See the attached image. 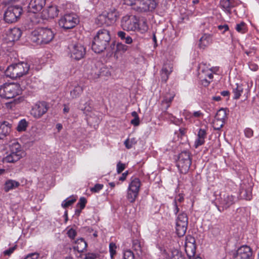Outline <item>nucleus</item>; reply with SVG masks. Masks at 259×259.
<instances>
[{
  "mask_svg": "<svg viewBox=\"0 0 259 259\" xmlns=\"http://www.w3.org/2000/svg\"><path fill=\"white\" fill-rule=\"evenodd\" d=\"M214 195L217 196L216 192ZM215 205L219 211L222 212L233 205L236 201V197L232 194L226 192L221 193L215 198Z\"/></svg>",
  "mask_w": 259,
  "mask_h": 259,
  "instance_id": "obj_4",
  "label": "nucleus"
},
{
  "mask_svg": "<svg viewBox=\"0 0 259 259\" xmlns=\"http://www.w3.org/2000/svg\"><path fill=\"white\" fill-rule=\"evenodd\" d=\"M236 87L233 89V93L234 94V96L233 98L234 99H238L241 94L243 92V89L242 85L238 84V83L236 84Z\"/></svg>",
  "mask_w": 259,
  "mask_h": 259,
  "instance_id": "obj_38",
  "label": "nucleus"
},
{
  "mask_svg": "<svg viewBox=\"0 0 259 259\" xmlns=\"http://www.w3.org/2000/svg\"><path fill=\"white\" fill-rule=\"evenodd\" d=\"M117 35L119 37L121 38V39L124 40L126 36L127 35L125 32L120 31L117 32Z\"/></svg>",
  "mask_w": 259,
  "mask_h": 259,
  "instance_id": "obj_59",
  "label": "nucleus"
},
{
  "mask_svg": "<svg viewBox=\"0 0 259 259\" xmlns=\"http://www.w3.org/2000/svg\"><path fill=\"white\" fill-rule=\"evenodd\" d=\"M176 224L188 226V219L187 214L184 212L180 213L176 219Z\"/></svg>",
  "mask_w": 259,
  "mask_h": 259,
  "instance_id": "obj_30",
  "label": "nucleus"
},
{
  "mask_svg": "<svg viewBox=\"0 0 259 259\" xmlns=\"http://www.w3.org/2000/svg\"><path fill=\"white\" fill-rule=\"evenodd\" d=\"M212 42V37L210 34H204L199 39V46L201 49H204Z\"/></svg>",
  "mask_w": 259,
  "mask_h": 259,
  "instance_id": "obj_25",
  "label": "nucleus"
},
{
  "mask_svg": "<svg viewBox=\"0 0 259 259\" xmlns=\"http://www.w3.org/2000/svg\"><path fill=\"white\" fill-rule=\"evenodd\" d=\"M27 123L25 119L20 120L18 123L17 129L19 132L24 131L26 130Z\"/></svg>",
  "mask_w": 259,
  "mask_h": 259,
  "instance_id": "obj_46",
  "label": "nucleus"
},
{
  "mask_svg": "<svg viewBox=\"0 0 259 259\" xmlns=\"http://www.w3.org/2000/svg\"><path fill=\"white\" fill-rule=\"evenodd\" d=\"M252 256V249L247 245H243L238 248L233 255L234 259H251Z\"/></svg>",
  "mask_w": 259,
  "mask_h": 259,
  "instance_id": "obj_13",
  "label": "nucleus"
},
{
  "mask_svg": "<svg viewBox=\"0 0 259 259\" xmlns=\"http://www.w3.org/2000/svg\"><path fill=\"white\" fill-rule=\"evenodd\" d=\"M121 27L126 31H136L138 29V22L135 16H125L121 22Z\"/></svg>",
  "mask_w": 259,
  "mask_h": 259,
  "instance_id": "obj_11",
  "label": "nucleus"
},
{
  "mask_svg": "<svg viewBox=\"0 0 259 259\" xmlns=\"http://www.w3.org/2000/svg\"><path fill=\"white\" fill-rule=\"evenodd\" d=\"M140 186L141 182L140 180L138 178H134L132 179L131 182L128 188L139 192Z\"/></svg>",
  "mask_w": 259,
  "mask_h": 259,
  "instance_id": "obj_29",
  "label": "nucleus"
},
{
  "mask_svg": "<svg viewBox=\"0 0 259 259\" xmlns=\"http://www.w3.org/2000/svg\"><path fill=\"white\" fill-rule=\"evenodd\" d=\"M22 35L21 30L17 27L9 29L6 32V39L10 42L19 40Z\"/></svg>",
  "mask_w": 259,
  "mask_h": 259,
  "instance_id": "obj_17",
  "label": "nucleus"
},
{
  "mask_svg": "<svg viewBox=\"0 0 259 259\" xmlns=\"http://www.w3.org/2000/svg\"><path fill=\"white\" fill-rule=\"evenodd\" d=\"M54 37L53 31L48 28H39L31 32L30 39L37 44H47L51 42Z\"/></svg>",
  "mask_w": 259,
  "mask_h": 259,
  "instance_id": "obj_2",
  "label": "nucleus"
},
{
  "mask_svg": "<svg viewBox=\"0 0 259 259\" xmlns=\"http://www.w3.org/2000/svg\"><path fill=\"white\" fill-rule=\"evenodd\" d=\"M138 194L139 192L133 190H131L130 189L128 188L127 194L126 196L127 199L130 202L133 203L135 202L136 198L138 195Z\"/></svg>",
  "mask_w": 259,
  "mask_h": 259,
  "instance_id": "obj_36",
  "label": "nucleus"
},
{
  "mask_svg": "<svg viewBox=\"0 0 259 259\" xmlns=\"http://www.w3.org/2000/svg\"><path fill=\"white\" fill-rule=\"evenodd\" d=\"M123 259H135L133 252L130 250H127L123 253Z\"/></svg>",
  "mask_w": 259,
  "mask_h": 259,
  "instance_id": "obj_49",
  "label": "nucleus"
},
{
  "mask_svg": "<svg viewBox=\"0 0 259 259\" xmlns=\"http://www.w3.org/2000/svg\"><path fill=\"white\" fill-rule=\"evenodd\" d=\"M22 89L17 83L5 84L0 87V96L3 98L11 99L22 93Z\"/></svg>",
  "mask_w": 259,
  "mask_h": 259,
  "instance_id": "obj_6",
  "label": "nucleus"
},
{
  "mask_svg": "<svg viewBox=\"0 0 259 259\" xmlns=\"http://www.w3.org/2000/svg\"><path fill=\"white\" fill-rule=\"evenodd\" d=\"M172 66L170 64L167 63L163 65L161 71V78L163 81L166 82L168 76L172 72Z\"/></svg>",
  "mask_w": 259,
  "mask_h": 259,
  "instance_id": "obj_23",
  "label": "nucleus"
},
{
  "mask_svg": "<svg viewBox=\"0 0 259 259\" xmlns=\"http://www.w3.org/2000/svg\"><path fill=\"white\" fill-rule=\"evenodd\" d=\"M174 205V212L175 214H177L180 210L179 206L180 204L178 203L177 201H174L173 202Z\"/></svg>",
  "mask_w": 259,
  "mask_h": 259,
  "instance_id": "obj_58",
  "label": "nucleus"
},
{
  "mask_svg": "<svg viewBox=\"0 0 259 259\" xmlns=\"http://www.w3.org/2000/svg\"><path fill=\"white\" fill-rule=\"evenodd\" d=\"M83 259H101V256L98 253L89 252L85 254Z\"/></svg>",
  "mask_w": 259,
  "mask_h": 259,
  "instance_id": "obj_45",
  "label": "nucleus"
},
{
  "mask_svg": "<svg viewBox=\"0 0 259 259\" xmlns=\"http://www.w3.org/2000/svg\"><path fill=\"white\" fill-rule=\"evenodd\" d=\"M124 40L125 43L126 44H131L133 42V39L130 36L128 35L126 36Z\"/></svg>",
  "mask_w": 259,
  "mask_h": 259,
  "instance_id": "obj_64",
  "label": "nucleus"
},
{
  "mask_svg": "<svg viewBox=\"0 0 259 259\" xmlns=\"http://www.w3.org/2000/svg\"><path fill=\"white\" fill-rule=\"evenodd\" d=\"M133 248L137 252L138 255H142L143 252V243L138 239L133 241Z\"/></svg>",
  "mask_w": 259,
  "mask_h": 259,
  "instance_id": "obj_27",
  "label": "nucleus"
},
{
  "mask_svg": "<svg viewBox=\"0 0 259 259\" xmlns=\"http://www.w3.org/2000/svg\"><path fill=\"white\" fill-rule=\"evenodd\" d=\"M170 259H184V256L177 249H173L171 251Z\"/></svg>",
  "mask_w": 259,
  "mask_h": 259,
  "instance_id": "obj_41",
  "label": "nucleus"
},
{
  "mask_svg": "<svg viewBox=\"0 0 259 259\" xmlns=\"http://www.w3.org/2000/svg\"><path fill=\"white\" fill-rule=\"evenodd\" d=\"M244 134L246 137L248 138H250L252 137L253 134V132L252 129L250 128H246L244 130Z\"/></svg>",
  "mask_w": 259,
  "mask_h": 259,
  "instance_id": "obj_56",
  "label": "nucleus"
},
{
  "mask_svg": "<svg viewBox=\"0 0 259 259\" xmlns=\"http://www.w3.org/2000/svg\"><path fill=\"white\" fill-rule=\"evenodd\" d=\"M79 22L77 16L73 13L67 14L62 17L59 21V25L64 29L74 27Z\"/></svg>",
  "mask_w": 259,
  "mask_h": 259,
  "instance_id": "obj_8",
  "label": "nucleus"
},
{
  "mask_svg": "<svg viewBox=\"0 0 259 259\" xmlns=\"http://www.w3.org/2000/svg\"><path fill=\"white\" fill-rule=\"evenodd\" d=\"M174 96L172 95L170 97H165L163 100L162 101V105H164L165 104H166V106L165 107V109H167L170 106V104L172 102L174 99Z\"/></svg>",
  "mask_w": 259,
  "mask_h": 259,
  "instance_id": "obj_44",
  "label": "nucleus"
},
{
  "mask_svg": "<svg viewBox=\"0 0 259 259\" xmlns=\"http://www.w3.org/2000/svg\"><path fill=\"white\" fill-rule=\"evenodd\" d=\"M86 203V199L84 197H81L79 199V202L77 204V206H79L80 209H82L84 208Z\"/></svg>",
  "mask_w": 259,
  "mask_h": 259,
  "instance_id": "obj_52",
  "label": "nucleus"
},
{
  "mask_svg": "<svg viewBox=\"0 0 259 259\" xmlns=\"http://www.w3.org/2000/svg\"><path fill=\"white\" fill-rule=\"evenodd\" d=\"M109 75H110V72L107 67L104 66L101 67L100 70L97 68L93 69L91 72V76L93 79L98 78L100 76H108Z\"/></svg>",
  "mask_w": 259,
  "mask_h": 259,
  "instance_id": "obj_21",
  "label": "nucleus"
},
{
  "mask_svg": "<svg viewBox=\"0 0 259 259\" xmlns=\"http://www.w3.org/2000/svg\"><path fill=\"white\" fill-rule=\"evenodd\" d=\"M226 118L227 114L226 111L224 109H221L217 112L214 119L225 121Z\"/></svg>",
  "mask_w": 259,
  "mask_h": 259,
  "instance_id": "obj_40",
  "label": "nucleus"
},
{
  "mask_svg": "<svg viewBox=\"0 0 259 259\" xmlns=\"http://www.w3.org/2000/svg\"><path fill=\"white\" fill-rule=\"evenodd\" d=\"M188 226L176 224V230L177 235L179 237L183 236L187 231Z\"/></svg>",
  "mask_w": 259,
  "mask_h": 259,
  "instance_id": "obj_35",
  "label": "nucleus"
},
{
  "mask_svg": "<svg viewBox=\"0 0 259 259\" xmlns=\"http://www.w3.org/2000/svg\"><path fill=\"white\" fill-rule=\"evenodd\" d=\"M138 25L137 30H139L142 33L146 32L148 29L147 20L145 18H142L140 20Z\"/></svg>",
  "mask_w": 259,
  "mask_h": 259,
  "instance_id": "obj_32",
  "label": "nucleus"
},
{
  "mask_svg": "<svg viewBox=\"0 0 259 259\" xmlns=\"http://www.w3.org/2000/svg\"><path fill=\"white\" fill-rule=\"evenodd\" d=\"M83 89L81 87L77 85L70 91V96L72 98L74 99L77 98L82 92Z\"/></svg>",
  "mask_w": 259,
  "mask_h": 259,
  "instance_id": "obj_37",
  "label": "nucleus"
},
{
  "mask_svg": "<svg viewBox=\"0 0 259 259\" xmlns=\"http://www.w3.org/2000/svg\"><path fill=\"white\" fill-rule=\"evenodd\" d=\"M29 65L25 62L12 64L8 67L5 71L6 76L11 78H17L26 74L29 70Z\"/></svg>",
  "mask_w": 259,
  "mask_h": 259,
  "instance_id": "obj_3",
  "label": "nucleus"
},
{
  "mask_svg": "<svg viewBox=\"0 0 259 259\" xmlns=\"http://www.w3.org/2000/svg\"><path fill=\"white\" fill-rule=\"evenodd\" d=\"M221 7L227 13H231V3L230 0H221L220 3Z\"/></svg>",
  "mask_w": 259,
  "mask_h": 259,
  "instance_id": "obj_31",
  "label": "nucleus"
},
{
  "mask_svg": "<svg viewBox=\"0 0 259 259\" xmlns=\"http://www.w3.org/2000/svg\"><path fill=\"white\" fill-rule=\"evenodd\" d=\"M134 10L139 12H152L156 8L157 4L155 0H136L134 4H131Z\"/></svg>",
  "mask_w": 259,
  "mask_h": 259,
  "instance_id": "obj_7",
  "label": "nucleus"
},
{
  "mask_svg": "<svg viewBox=\"0 0 259 259\" xmlns=\"http://www.w3.org/2000/svg\"><path fill=\"white\" fill-rule=\"evenodd\" d=\"M15 249V246L11 247V248H9L8 249L4 251V253L5 255H10L13 252V251H14Z\"/></svg>",
  "mask_w": 259,
  "mask_h": 259,
  "instance_id": "obj_60",
  "label": "nucleus"
},
{
  "mask_svg": "<svg viewBox=\"0 0 259 259\" xmlns=\"http://www.w3.org/2000/svg\"><path fill=\"white\" fill-rule=\"evenodd\" d=\"M22 13V9L18 6H13L8 8L4 14V20L8 23H12L17 21Z\"/></svg>",
  "mask_w": 259,
  "mask_h": 259,
  "instance_id": "obj_9",
  "label": "nucleus"
},
{
  "mask_svg": "<svg viewBox=\"0 0 259 259\" xmlns=\"http://www.w3.org/2000/svg\"><path fill=\"white\" fill-rule=\"evenodd\" d=\"M249 66V68L251 70L254 71H256L258 68V66L254 63L250 64Z\"/></svg>",
  "mask_w": 259,
  "mask_h": 259,
  "instance_id": "obj_62",
  "label": "nucleus"
},
{
  "mask_svg": "<svg viewBox=\"0 0 259 259\" xmlns=\"http://www.w3.org/2000/svg\"><path fill=\"white\" fill-rule=\"evenodd\" d=\"M128 49V47L122 43H117L116 45V50L114 52V56H117L118 54H122L125 53Z\"/></svg>",
  "mask_w": 259,
  "mask_h": 259,
  "instance_id": "obj_33",
  "label": "nucleus"
},
{
  "mask_svg": "<svg viewBox=\"0 0 259 259\" xmlns=\"http://www.w3.org/2000/svg\"><path fill=\"white\" fill-rule=\"evenodd\" d=\"M218 29L220 30L224 29L223 33L229 29V27L227 25H219L218 26Z\"/></svg>",
  "mask_w": 259,
  "mask_h": 259,
  "instance_id": "obj_63",
  "label": "nucleus"
},
{
  "mask_svg": "<svg viewBox=\"0 0 259 259\" xmlns=\"http://www.w3.org/2000/svg\"><path fill=\"white\" fill-rule=\"evenodd\" d=\"M125 168V164L122 163L120 161L118 162L117 164V172L121 173Z\"/></svg>",
  "mask_w": 259,
  "mask_h": 259,
  "instance_id": "obj_55",
  "label": "nucleus"
},
{
  "mask_svg": "<svg viewBox=\"0 0 259 259\" xmlns=\"http://www.w3.org/2000/svg\"><path fill=\"white\" fill-rule=\"evenodd\" d=\"M39 254L37 253H32L29 254L25 259H38Z\"/></svg>",
  "mask_w": 259,
  "mask_h": 259,
  "instance_id": "obj_57",
  "label": "nucleus"
},
{
  "mask_svg": "<svg viewBox=\"0 0 259 259\" xmlns=\"http://www.w3.org/2000/svg\"><path fill=\"white\" fill-rule=\"evenodd\" d=\"M107 17L105 16V14H104V12H103L101 14H100L96 19L95 23L100 26L102 25H106L107 26Z\"/></svg>",
  "mask_w": 259,
  "mask_h": 259,
  "instance_id": "obj_34",
  "label": "nucleus"
},
{
  "mask_svg": "<svg viewBox=\"0 0 259 259\" xmlns=\"http://www.w3.org/2000/svg\"><path fill=\"white\" fill-rule=\"evenodd\" d=\"M67 234L69 238L74 239L76 235V232L73 228H70L67 231Z\"/></svg>",
  "mask_w": 259,
  "mask_h": 259,
  "instance_id": "obj_54",
  "label": "nucleus"
},
{
  "mask_svg": "<svg viewBox=\"0 0 259 259\" xmlns=\"http://www.w3.org/2000/svg\"><path fill=\"white\" fill-rule=\"evenodd\" d=\"M108 22L107 26L114 24L117 20L119 15L117 10L115 8H112L108 10V12H104Z\"/></svg>",
  "mask_w": 259,
  "mask_h": 259,
  "instance_id": "obj_19",
  "label": "nucleus"
},
{
  "mask_svg": "<svg viewBox=\"0 0 259 259\" xmlns=\"http://www.w3.org/2000/svg\"><path fill=\"white\" fill-rule=\"evenodd\" d=\"M252 185L249 183H243L241 185L239 192L240 198L249 200L252 198Z\"/></svg>",
  "mask_w": 259,
  "mask_h": 259,
  "instance_id": "obj_16",
  "label": "nucleus"
},
{
  "mask_svg": "<svg viewBox=\"0 0 259 259\" xmlns=\"http://www.w3.org/2000/svg\"><path fill=\"white\" fill-rule=\"evenodd\" d=\"M195 239L193 237H187L185 242V251L189 259H192L195 254L196 246Z\"/></svg>",
  "mask_w": 259,
  "mask_h": 259,
  "instance_id": "obj_15",
  "label": "nucleus"
},
{
  "mask_svg": "<svg viewBox=\"0 0 259 259\" xmlns=\"http://www.w3.org/2000/svg\"><path fill=\"white\" fill-rule=\"evenodd\" d=\"M75 201L76 199L74 198H67L62 202L61 205L63 208H66L71 205Z\"/></svg>",
  "mask_w": 259,
  "mask_h": 259,
  "instance_id": "obj_43",
  "label": "nucleus"
},
{
  "mask_svg": "<svg viewBox=\"0 0 259 259\" xmlns=\"http://www.w3.org/2000/svg\"><path fill=\"white\" fill-rule=\"evenodd\" d=\"M191 164V159L189 152L187 151L182 152L179 156L177 162V166L180 171L182 174H186Z\"/></svg>",
  "mask_w": 259,
  "mask_h": 259,
  "instance_id": "obj_10",
  "label": "nucleus"
},
{
  "mask_svg": "<svg viewBox=\"0 0 259 259\" xmlns=\"http://www.w3.org/2000/svg\"><path fill=\"white\" fill-rule=\"evenodd\" d=\"M203 115V113L200 111H195L193 113H189L187 114L186 116H189L190 118L192 117H200Z\"/></svg>",
  "mask_w": 259,
  "mask_h": 259,
  "instance_id": "obj_51",
  "label": "nucleus"
},
{
  "mask_svg": "<svg viewBox=\"0 0 259 259\" xmlns=\"http://www.w3.org/2000/svg\"><path fill=\"white\" fill-rule=\"evenodd\" d=\"M110 40L111 35L109 30L104 28L100 29L94 37L92 49L96 53L103 52L109 46Z\"/></svg>",
  "mask_w": 259,
  "mask_h": 259,
  "instance_id": "obj_1",
  "label": "nucleus"
},
{
  "mask_svg": "<svg viewBox=\"0 0 259 259\" xmlns=\"http://www.w3.org/2000/svg\"><path fill=\"white\" fill-rule=\"evenodd\" d=\"M70 57L75 60H79L83 58L85 54V48L80 44H75L69 46Z\"/></svg>",
  "mask_w": 259,
  "mask_h": 259,
  "instance_id": "obj_12",
  "label": "nucleus"
},
{
  "mask_svg": "<svg viewBox=\"0 0 259 259\" xmlns=\"http://www.w3.org/2000/svg\"><path fill=\"white\" fill-rule=\"evenodd\" d=\"M116 245L114 243L111 242L109 244V252L111 257L113 258L116 254Z\"/></svg>",
  "mask_w": 259,
  "mask_h": 259,
  "instance_id": "obj_47",
  "label": "nucleus"
},
{
  "mask_svg": "<svg viewBox=\"0 0 259 259\" xmlns=\"http://www.w3.org/2000/svg\"><path fill=\"white\" fill-rule=\"evenodd\" d=\"M49 108V105L46 102L37 103L32 108L31 114L35 118H40L47 112Z\"/></svg>",
  "mask_w": 259,
  "mask_h": 259,
  "instance_id": "obj_14",
  "label": "nucleus"
},
{
  "mask_svg": "<svg viewBox=\"0 0 259 259\" xmlns=\"http://www.w3.org/2000/svg\"><path fill=\"white\" fill-rule=\"evenodd\" d=\"M225 121L214 119L212 122V126L215 130H220L224 124Z\"/></svg>",
  "mask_w": 259,
  "mask_h": 259,
  "instance_id": "obj_42",
  "label": "nucleus"
},
{
  "mask_svg": "<svg viewBox=\"0 0 259 259\" xmlns=\"http://www.w3.org/2000/svg\"><path fill=\"white\" fill-rule=\"evenodd\" d=\"M10 154L5 158L6 162H15L25 155V153L20 144L17 141L11 142L9 146Z\"/></svg>",
  "mask_w": 259,
  "mask_h": 259,
  "instance_id": "obj_5",
  "label": "nucleus"
},
{
  "mask_svg": "<svg viewBox=\"0 0 259 259\" xmlns=\"http://www.w3.org/2000/svg\"><path fill=\"white\" fill-rule=\"evenodd\" d=\"M131 123L135 125V126H138L139 124L140 121H139V118H134L133 119H132L131 121Z\"/></svg>",
  "mask_w": 259,
  "mask_h": 259,
  "instance_id": "obj_61",
  "label": "nucleus"
},
{
  "mask_svg": "<svg viewBox=\"0 0 259 259\" xmlns=\"http://www.w3.org/2000/svg\"><path fill=\"white\" fill-rule=\"evenodd\" d=\"M87 247V243L82 238L77 239L73 246V249L78 252H83Z\"/></svg>",
  "mask_w": 259,
  "mask_h": 259,
  "instance_id": "obj_26",
  "label": "nucleus"
},
{
  "mask_svg": "<svg viewBox=\"0 0 259 259\" xmlns=\"http://www.w3.org/2000/svg\"><path fill=\"white\" fill-rule=\"evenodd\" d=\"M59 10L56 6H51L43 10L42 17L45 19H52L58 15Z\"/></svg>",
  "mask_w": 259,
  "mask_h": 259,
  "instance_id": "obj_18",
  "label": "nucleus"
},
{
  "mask_svg": "<svg viewBox=\"0 0 259 259\" xmlns=\"http://www.w3.org/2000/svg\"><path fill=\"white\" fill-rule=\"evenodd\" d=\"M217 69H214V70H212V69H207L206 70H202V74L201 75V77L206 78L208 77L209 80H211L213 78V72L216 71Z\"/></svg>",
  "mask_w": 259,
  "mask_h": 259,
  "instance_id": "obj_39",
  "label": "nucleus"
},
{
  "mask_svg": "<svg viewBox=\"0 0 259 259\" xmlns=\"http://www.w3.org/2000/svg\"><path fill=\"white\" fill-rule=\"evenodd\" d=\"M236 29L239 32L244 33L245 32V23L242 22L240 23L237 24L236 26Z\"/></svg>",
  "mask_w": 259,
  "mask_h": 259,
  "instance_id": "obj_48",
  "label": "nucleus"
},
{
  "mask_svg": "<svg viewBox=\"0 0 259 259\" xmlns=\"http://www.w3.org/2000/svg\"><path fill=\"white\" fill-rule=\"evenodd\" d=\"M20 183L18 182L13 180H9L5 184L4 190L6 192H8L18 187Z\"/></svg>",
  "mask_w": 259,
  "mask_h": 259,
  "instance_id": "obj_28",
  "label": "nucleus"
},
{
  "mask_svg": "<svg viewBox=\"0 0 259 259\" xmlns=\"http://www.w3.org/2000/svg\"><path fill=\"white\" fill-rule=\"evenodd\" d=\"M45 0H31L28 8L33 13L40 11L45 5Z\"/></svg>",
  "mask_w": 259,
  "mask_h": 259,
  "instance_id": "obj_20",
  "label": "nucleus"
},
{
  "mask_svg": "<svg viewBox=\"0 0 259 259\" xmlns=\"http://www.w3.org/2000/svg\"><path fill=\"white\" fill-rule=\"evenodd\" d=\"M206 137V131L204 129L200 128L197 134V139L196 140L194 144L195 148L203 145L205 142V139Z\"/></svg>",
  "mask_w": 259,
  "mask_h": 259,
  "instance_id": "obj_24",
  "label": "nucleus"
},
{
  "mask_svg": "<svg viewBox=\"0 0 259 259\" xmlns=\"http://www.w3.org/2000/svg\"><path fill=\"white\" fill-rule=\"evenodd\" d=\"M103 188V185L100 184H97L93 188H91V191L92 192L97 193L102 190Z\"/></svg>",
  "mask_w": 259,
  "mask_h": 259,
  "instance_id": "obj_53",
  "label": "nucleus"
},
{
  "mask_svg": "<svg viewBox=\"0 0 259 259\" xmlns=\"http://www.w3.org/2000/svg\"><path fill=\"white\" fill-rule=\"evenodd\" d=\"M136 143L135 139H127L124 142V145L127 149L131 148Z\"/></svg>",
  "mask_w": 259,
  "mask_h": 259,
  "instance_id": "obj_50",
  "label": "nucleus"
},
{
  "mask_svg": "<svg viewBox=\"0 0 259 259\" xmlns=\"http://www.w3.org/2000/svg\"><path fill=\"white\" fill-rule=\"evenodd\" d=\"M11 131V124L9 122L6 121L0 122V139H3L8 136Z\"/></svg>",
  "mask_w": 259,
  "mask_h": 259,
  "instance_id": "obj_22",
  "label": "nucleus"
}]
</instances>
